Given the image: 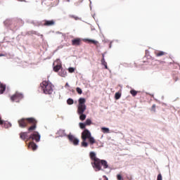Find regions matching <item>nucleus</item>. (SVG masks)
Segmentation results:
<instances>
[{
  "label": "nucleus",
  "instance_id": "f257e3e1",
  "mask_svg": "<svg viewBox=\"0 0 180 180\" xmlns=\"http://www.w3.org/2000/svg\"><path fill=\"white\" fill-rule=\"evenodd\" d=\"M90 158L91 161V165L95 171H102V167L103 169H106V168H109V165H108V162L105 160H101L96 158V154L95 152H91L89 154Z\"/></svg>",
  "mask_w": 180,
  "mask_h": 180
},
{
  "label": "nucleus",
  "instance_id": "f03ea898",
  "mask_svg": "<svg viewBox=\"0 0 180 180\" xmlns=\"http://www.w3.org/2000/svg\"><path fill=\"white\" fill-rule=\"evenodd\" d=\"M18 124L22 129L27 127V124H31L27 129L28 133H32L37 129V121L34 117L22 118L18 120Z\"/></svg>",
  "mask_w": 180,
  "mask_h": 180
},
{
  "label": "nucleus",
  "instance_id": "7ed1b4c3",
  "mask_svg": "<svg viewBox=\"0 0 180 180\" xmlns=\"http://www.w3.org/2000/svg\"><path fill=\"white\" fill-rule=\"evenodd\" d=\"M82 147L84 148L88 147V142H86V139L89 140V142L91 144V146H93V144H95V143H96V141L91 136V132L88 129H84L82 133Z\"/></svg>",
  "mask_w": 180,
  "mask_h": 180
},
{
  "label": "nucleus",
  "instance_id": "20e7f679",
  "mask_svg": "<svg viewBox=\"0 0 180 180\" xmlns=\"http://www.w3.org/2000/svg\"><path fill=\"white\" fill-rule=\"evenodd\" d=\"M85 100L84 98H79V104L77 105V113L79 115V119L82 121H84L86 119V115L84 114V112L86 110V105H85Z\"/></svg>",
  "mask_w": 180,
  "mask_h": 180
},
{
  "label": "nucleus",
  "instance_id": "39448f33",
  "mask_svg": "<svg viewBox=\"0 0 180 180\" xmlns=\"http://www.w3.org/2000/svg\"><path fill=\"white\" fill-rule=\"evenodd\" d=\"M41 88L46 95H51L53 94V84L47 81H44L41 84Z\"/></svg>",
  "mask_w": 180,
  "mask_h": 180
},
{
  "label": "nucleus",
  "instance_id": "423d86ee",
  "mask_svg": "<svg viewBox=\"0 0 180 180\" xmlns=\"http://www.w3.org/2000/svg\"><path fill=\"white\" fill-rule=\"evenodd\" d=\"M28 140H32L36 141V143H39L40 141V134L37 131H34L28 138Z\"/></svg>",
  "mask_w": 180,
  "mask_h": 180
},
{
  "label": "nucleus",
  "instance_id": "0eeeda50",
  "mask_svg": "<svg viewBox=\"0 0 180 180\" xmlns=\"http://www.w3.org/2000/svg\"><path fill=\"white\" fill-rule=\"evenodd\" d=\"M12 102H19L20 99H23V94L16 92L11 97Z\"/></svg>",
  "mask_w": 180,
  "mask_h": 180
},
{
  "label": "nucleus",
  "instance_id": "6e6552de",
  "mask_svg": "<svg viewBox=\"0 0 180 180\" xmlns=\"http://www.w3.org/2000/svg\"><path fill=\"white\" fill-rule=\"evenodd\" d=\"M84 41H85L86 43H91V44H94L97 49L98 47H99V41L95 39H84Z\"/></svg>",
  "mask_w": 180,
  "mask_h": 180
},
{
  "label": "nucleus",
  "instance_id": "1a4fd4ad",
  "mask_svg": "<svg viewBox=\"0 0 180 180\" xmlns=\"http://www.w3.org/2000/svg\"><path fill=\"white\" fill-rule=\"evenodd\" d=\"M43 22H44L43 23L44 26H54V25H56V20H45Z\"/></svg>",
  "mask_w": 180,
  "mask_h": 180
},
{
  "label": "nucleus",
  "instance_id": "9d476101",
  "mask_svg": "<svg viewBox=\"0 0 180 180\" xmlns=\"http://www.w3.org/2000/svg\"><path fill=\"white\" fill-rule=\"evenodd\" d=\"M72 46H80L81 45V39L76 38L72 40Z\"/></svg>",
  "mask_w": 180,
  "mask_h": 180
},
{
  "label": "nucleus",
  "instance_id": "9b49d317",
  "mask_svg": "<svg viewBox=\"0 0 180 180\" xmlns=\"http://www.w3.org/2000/svg\"><path fill=\"white\" fill-rule=\"evenodd\" d=\"M29 132H21L20 134V139L21 140H29V136H27Z\"/></svg>",
  "mask_w": 180,
  "mask_h": 180
},
{
  "label": "nucleus",
  "instance_id": "f8f14e48",
  "mask_svg": "<svg viewBox=\"0 0 180 180\" xmlns=\"http://www.w3.org/2000/svg\"><path fill=\"white\" fill-rule=\"evenodd\" d=\"M28 148H32V151H36V150H37V145H36L34 142L31 141L28 145Z\"/></svg>",
  "mask_w": 180,
  "mask_h": 180
},
{
  "label": "nucleus",
  "instance_id": "ddd939ff",
  "mask_svg": "<svg viewBox=\"0 0 180 180\" xmlns=\"http://www.w3.org/2000/svg\"><path fill=\"white\" fill-rule=\"evenodd\" d=\"M165 54H167V53L162 51H155V55L156 56V57H162V56H165Z\"/></svg>",
  "mask_w": 180,
  "mask_h": 180
},
{
  "label": "nucleus",
  "instance_id": "4468645a",
  "mask_svg": "<svg viewBox=\"0 0 180 180\" xmlns=\"http://www.w3.org/2000/svg\"><path fill=\"white\" fill-rule=\"evenodd\" d=\"M103 58L101 59V64L102 65H104L105 70H108V63L105 60V55L103 54Z\"/></svg>",
  "mask_w": 180,
  "mask_h": 180
},
{
  "label": "nucleus",
  "instance_id": "2eb2a0df",
  "mask_svg": "<svg viewBox=\"0 0 180 180\" xmlns=\"http://www.w3.org/2000/svg\"><path fill=\"white\" fill-rule=\"evenodd\" d=\"M6 89V86L0 83V94H4Z\"/></svg>",
  "mask_w": 180,
  "mask_h": 180
},
{
  "label": "nucleus",
  "instance_id": "dca6fc26",
  "mask_svg": "<svg viewBox=\"0 0 180 180\" xmlns=\"http://www.w3.org/2000/svg\"><path fill=\"white\" fill-rule=\"evenodd\" d=\"M4 127H5V129H9V127H12V124H11L10 122H5L3 124Z\"/></svg>",
  "mask_w": 180,
  "mask_h": 180
},
{
  "label": "nucleus",
  "instance_id": "f3484780",
  "mask_svg": "<svg viewBox=\"0 0 180 180\" xmlns=\"http://www.w3.org/2000/svg\"><path fill=\"white\" fill-rule=\"evenodd\" d=\"M59 136H61V137H64V136H67V134H65V130L64 129H60L58 131Z\"/></svg>",
  "mask_w": 180,
  "mask_h": 180
},
{
  "label": "nucleus",
  "instance_id": "a211bd4d",
  "mask_svg": "<svg viewBox=\"0 0 180 180\" xmlns=\"http://www.w3.org/2000/svg\"><path fill=\"white\" fill-rule=\"evenodd\" d=\"M60 69H61V65H57L56 66L53 67V71H55V72H58V71H60Z\"/></svg>",
  "mask_w": 180,
  "mask_h": 180
},
{
  "label": "nucleus",
  "instance_id": "6ab92c4d",
  "mask_svg": "<svg viewBox=\"0 0 180 180\" xmlns=\"http://www.w3.org/2000/svg\"><path fill=\"white\" fill-rule=\"evenodd\" d=\"M59 75L63 77H65L67 76V72L64 70H60L59 72Z\"/></svg>",
  "mask_w": 180,
  "mask_h": 180
},
{
  "label": "nucleus",
  "instance_id": "aec40b11",
  "mask_svg": "<svg viewBox=\"0 0 180 180\" xmlns=\"http://www.w3.org/2000/svg\"><path fill=\"white\" fill-rule=\"evenodd\" d=\"M122 97V93L120 92H117L115 94V99L117 101L118 99H120V98Z\"/></svg>",
  "mask_w": 180,
  "mask_h": 180
},
{
  "label": "nucleus",
  "instance_id": "412c9836",
  "mask_svg": "<svg viewBox=\"0 0 180 180\" xmlns=\"http://www.w3.org/2000/svg\"><path fill=\"white\" fill-rule=\"evenodd\" d=\"M84 124H86V126H91V124H92V121L91 120V119H87Z\"/></svg>",
  "mask_w": 180,
  "mask_h": 180
},
{
  "label": "nucleus",
  "instance_id": "4be33fe9",
  "mask_svg": "<svg viewBox=\"0 0 180 180\" xmlns=\"http://www.w3.org/2000/svg\"><path fill=\"white\" fill-rule=\"evenodd\" d=\"M101 130L103 131V133H110V130L109 128H106V127H102Z\"/></svg>",
  "mask_w": 180,
  "mask_h": 180
},
{
  "label": "nucleus",
  "instance_id": "5701e85b",
  "mask_svg": "<svg viewBox=\"0 0 180 180\" xmlns=\"http://www.w3.org/2000/svg\"><path fill=\"white\" fill-rule=\"evenodd\" d=\"M68 138L69 139L70 141H71L72 143L75 141V139H76L74 136L72 135H68Z\"/></svg>",
  "mask_w": 180,
  "mask_h": 180
},
{
  "label": "nucleus",
  "instance_id": "b1692460",
  "mask_svg": "<svg viewBox=\"0 0 180 180\" xmlns=\"http://www.w3.org/2000/svg\"><path fill=\"white\" fill-rule=\"evenodd\" d=\"M137 91L132 89L130 91V94L132 95V96H136L137 95Z\"/></svg>",
  "mask_w": 180,
  "mask_h": 180
},
{
  "label": "nucleus",
  "instance_id": "393cba45",
  "mask_svg": "<svg viewBox=\"0 0 180 180\" xmlns=\"http://www.w3.org/2000/svg\"><path fill=\"white\" fill-rule=\"evenodd\" d=\"M68 105H73L74 104V100L72 98H68L67 101Z\"/></svg>",
  "mask_w": 180,
  "mask_h": 180
},
{
  "label": "nucleus",
  "instance_id": "a878e982",
  "mask_svg": "<svg viewBox=\"0 0 180 180\" xmlns=\"http://www.w3.org/2000/svg\"><path fill=\"white\" fill-rule=\"evenodd\" d=\"M72 143H73L74 146H78L79 140H78V139L76 138Z\"/></svg>",
  "mask_w": 180,
  "mask_h": 180
},
{
  "label": "nucleus",
  "instance_id": "bb28decb",
  "mask_svg": "<svg viewBox=\"0 0 180 180\" xmlns=\"http://www.w3.org/2000/svg\"><path fill=\"white\" fill-rule=\"evenodd\" d=\"M76 91H77V94H79V95L82 94V89H81V88H79V87L76 88Z\"/></svg>",
  "mask_w": 180,
  "mask_h": 180
},
{
  "label": "nucleus",
  "instance_id": "cd10ccee",
  "mask_svg": "<svg viewBox=\"0 0 180 180\" xmlns=\"http://www.w3.org/2000/svg\"><path fill=\"white\" fill-rule=\"evenodd\" d=\"M86 126V124L85 123H82V122H80L79 123V127L80 129H85V127Z\"/></svg>",
  "mask_w": 180,
  "mask_h": 180
},
{
  "label": "nucleus",
  "instance_id": "c85d7f7f",
  "mask_svg": "<svg viewBox=\"0 0 180 180\" xmlns=\"http://www.w3.org/2000/svg\"><path fill=\"white\" fill-rule=\"evenodd\" d=\"M68 71H69V72H70V74H72V72H75V68H68Z\"/></svg>",
  "mask_w": 180,
  "mask_h": 180
},
{
  "label": "nucleus",
  "instance_id": "c756f323",
  "mask_svg": "<svg viewBox=\"0 0 180 180\" xmlns=\"http://www.w3.org/2000/svg\"><path fill=\"white\" fill-rule=\"evenodd\" d=\"M117 180H123V177L122 176L121 174H117Z\"/></svg>",
  "mask_w": 180,
  "mask_h": 180
},
{
  "label": "nucleus",
  "instance_id": "7c9ffc66",
  "mask_svg": "<svg viewBox=\"0 0 180 180\" xmlns=\"http://www.w3.org/2000/svg\"><path fill=\"white\" fill-rule=\"evenodd\" d=\"M157 180H162V175L161 174L158 175Z\"/></svg>",
  "mask_w": 180,
  "mask_h": 180
},
{
  "label": "nucleus",
  "instance_id": "2f4dec72",
  "mask_svg": "<svg viewBox=\"0 0 180 180\" xmlns=\"http://www.w3.org/2000/svg\"><path fill=\"white\" fill-rule=\"evenodd\" d=\"M155 108H156L155 104H153V105H152V108H151L152 112H155Z\"/></svg>",
  "mask_w": 180,
  "mask_h": 180
},
{
  "label": "nucleus",
  "instance_id": "473e14b6",
  "mask_svg": "<svg viewBox=\"0 0 180 180\" xmlns=\"http://www.w3.org/2000/svg\"><path fill=\"white\" fill-rule=\"evenodd\" d=\"M4 122L5 121L2 120V117L0 115V126H2V124H4Z\"/></svg>",
  "mask_w": 180,
  "mask_h": 180
},
{
  "label": "nucleus",
  "instance_id": "72a5a7b5",
  "mask_svg": "<svg viewBox=\"0 0 180 180\" xmlns=\"http://www.w3.org/2000/svg\"><path fill=\"white\" fill-rule=\"evenodd\" d=\"M70 18H71L72 19H75V20L78 19V17H75V15H70Z\"/></svg>",
  "mask_w": 180,
  "mask_h": 180
},
{
  "label": "nucleus",
  "instance_id": "f704fd0d",
  "mask_svg": "<svg viewBox=\"0 0 180 180\" xmlns=\"http://www.w3.org/2000/svg\"><path fill=\"white\" fill-rule=\"evenodd\" d=\"M65 88H70V84H68V83H66L65 85Z\"/></svg>",
  "mask_w": 180,
  "mask_h": 180
},
{
  "label": "nucleus",
  "instance_id": "c9c22d12",
  "mask_svg": "<svg viewBox=\"0 0 180 180\" xmlns=\"http://www.w3.org/2000/svg\"><path fill=\"white\" fill-rule=\"evenodd\" d=\"M103 178L104 180H109V179L106 176H103Z\"/></svg>",
  "mask_w": 180,
  "mask_h": 180
},
{
  "label": "nucleus",
  "instance_id": "e433bc0d",
  "mask_svg": "<svg viewBox=\"0 0 180 180\" xmlns=\"http://www.w3.org/2000/svg\"><path fill=\"white\" fill-rule=\"evenodd\" d=\"M0 57H5L4 54L0 53Z\"/></svg>",
  "mask_w": 180,
  "mask_h": 180
},
{
  "label": "nucleus",
  "instance_id": "4c0bfd02",
  "mask_svg": "<svg viewBox=\"0 0 180 180\" xmlns=\"http://www.w3.org/2000/svg\"><path fill=\"white\" fill-rule=\"evenodd\" d=\"M127 179L131 180V177H130V178L127 177Z\"/></svg>",
  "mask_w": 180,
  "mask_h": 180
},
{
  "label": "nucleus",
  "instance_id": "58836bf2",
  "mask_svg": "<svg viewBox=\"0 0 180 180\" xmlns=\"http://www.w3.org/2000/svg\"><path fill=\"white\" fill-rule=\"evenodd\" d=\"M162 63H165V62L163 61V62H162Z\"/></svg>",
  "mask_w": 180,
  "mask_h": 180
}]
</instances>
